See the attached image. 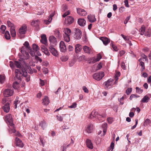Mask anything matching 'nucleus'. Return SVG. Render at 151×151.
I'll list each match as a JSON object with an SVG mask.
<instances>
[{"label":"nucleus","instance_id":"1a4fd4ad","mask_svg":"<svg viewBox=\"0 0 151 151\" xmlns=\"http://www.w3.org/2000/svg\"><path fill=\"white\" fill-rule=\"evenodd\" d=\"M54 45H50L49 47V50L50 52L54 56H57L58 55L57 51L54 48Z\"/></svg>","mask_w":151,"mask_h":151},{"label":"nucleus","instance_id":"2eb2a0df","mask_svg":"<svg viewBox=\"0 0 151 151\" xmlns=\"http://www.w3.org/2000/svg\"><path fill=\"white\" fill-rule=\"evenodd\" d=\"M49 40L50 42V45H53L54 46L56 45L57 40L56 38L54 36H50L49 38Z\"/></svg>","mask_w":151,"mask_h":151},{"label":"nucleus","instance_id":"37998d69","mask_svg":"<svg viewBox=\"0 0 151 151\" xmlns=\"http://www.w3.org/2000/svg\"><path fill=\"white\" fill-rule=\"evenodd\" d=\"M7 24L8 26L9 27H10V28H12V27H14V24L12 23L9 21H7Z\"/></svg>","mask_w":151,"mask_h":151},{"label":"nucleus","instance_id":"c756f323","mask_svg":"<svg viewBox=\"0 0 151 151\" xmlns=\"http://www.w3.org/2000/svg\"><path fill=\"white\" fill-rule=\"evenodd\" d=\"M107 124L106 123H104L102 125V127L103 128V135H104L106 131Z\"/></svg>","mask_w":151,"mask_h":151},{"label":"nucleus","instance_id":"e433bc0d","mask_svg":"<svg viewBox=\"0 0 151 151\" xmlns=\"http://www.w3.org/2000/svg\"><path fill=\"white\" fill-rule=\"evenodd\" d=\"M139 65L141 66V71H143L145 69V66L144 63L142 61H140L139 63Z\"/></svg>","mask_w":151,"mask_h":151},{"label":"nucleus","instance_id":"5701e85b","mask_svg":"<svg viewBox=\"0 0 151 151\" xmlns=\"http://www.w3.org/2000/svg\"><path fill=\"white\" fill-rule=\"evenodd\" d=\"M82 49V46L80 44H78L75 46V51L76 53H78Z\"/></svg>","mask_w":151,"mask_h":151},{"label":"nucleus","instance_id":"5fc2aeb1","mask_svg":"<svg viewBox=\"0 0 151 151\" xmlns=\"http://www.w3.org/2000/svg\"><path fill=\"white\" fill-rule=\"evenodd\" d=\"M151 32L150 31H149L147 32H145V35L146 36H147L148 37H150L151 35Z\"/></svg>","mask_w":151,"mask_h":151},{"label":"nucleus","instance_id":"3c124183","mask_svg":"<svg viewBox=\"0 0 151 151\" xmlns=\"http://www.w3.org/2000/svg\"><path fill=\"white\" fill-rule=\"evenodd\" d=\"M132 91V88H128L126 91V93L127 95H129Z\"/></svg>","mask_w":151,"mask_h":151},{"label":"nucleus","instance_id":"aec40b11","mask_svg":"<svg viewBox=\"0 0 151 151\" xmlns=\"http://www.w3.org/2000/svg\"><path fill=\"white\" fill-rule=\"evenodd\" d=\"M87 147L89 148L92 149L93 148V146L91 140L89 139H87L86 141Z\"/></svg>","mask_w":151,"mask_h":151},{"label":"nucleus","instance_id":"680f3d73","mask_svg":"<svg viewBox=\"0 0 151 151\" xmlns=\"http://www.w3.org/2000/svg\"><path fill=\"white\" fill-rule=\"evenodd\" d=\"M125 6L127 7H129V5L128 4V0H125L124 1Z\"/></svg>","mask_w":151,"mask_h":151},{"label":"nucleus","instance_id":"49530a36","mask_svg":"<svg viewBox=\"0 0 151 151\" xmlns=\"http://www.w3.org/2000/svg\"><path fill=\"white\" fill-rule=\"evenodd\" d=\"M110 45L114 50L115 51H118V49L116 46L114 45L112 42L110 44Z\"/></svg>","mask_w":151,"mask_h":151},{"label":"nucleus","instance_id":"bf43d9fd","mask_svg":"<svg viewBox=\"0 0 151 151\" xmlns=\"http://www.w3.org/2000/svg\"><path fill=\"white\" fill-rule=\"evenodd\" d=\"M102 67L101 63H99L97 66V70H99L101 69Z\"/></svg>","mask_w":151,"mask_h":151},{"label":"nucleus","instance_id":"f704fd0d","mask_svg":"<svg viewBox=\"0 0 151 151\" xmlns=\"http://www.w3.org/2000/svg\"><path fill=\"white\" fill-rule=\"evenodd\" d=\"M4 37L7 40H9L10 39V36L9 32L6 31L4 35Z\"/></svg>","mask_w":151,"mask_h":151},{"label":"nucleus","instance_id":"72a5a7b5","mask_svg":"<svg viewBox=\"0 0 151 151\" xmlns=\"http://www.w3.org/2000/svg\"><path fill=\"white\" fill-rule=\"evenodd\" d=\"M14 64L15 66L18 68H21V64L20 61H15Z\"/></svg>","mask_w":151,"mask_h":151},{"label":"nucleus","instance_id":"774afa93","mask_svg":"<svg viewBox=\"0 0 151 151\" xmlns=\"http://www.w3.org/2000/svg\"><path fill=\"white\" fill-rule=\"evenodd\" d=\"M147 82L148 83L150 84V86H151V76L147 78Z\"/></svg>","mask_w":151,"mask_h":151},{"label":"nucleus","instance_id":"c9c22d12","mask_svg":"<svg viewBox=\"0 0 151 151\" xmlns=\"http://www.w3.org/2000/svg\"><path fill=\"white\" fill-rule=\"evenodd\" d=\"M145 27L144 26H142L139 29V32H140V34L141 35H144L145 33Z\"/></svg>","mask_w":151,"mask_h":151},{"label":"nucleus","instance_id":"de8ad7c7","mask_svg":"<svg viewBox=\"0 0 151 151\" xmlns=\"http://www.w3.org/2000/svg\"><path fill=\"white\" fill-rule=\"evenodd\" d=\"M139 96L136 94H132L130 96L129 99L130 100H131L134 98L139 97Z\"/></svg>","mask_w":151,"mask_h":151},{"label":"nucleus","instance_id":"f257e3e1","mask_svg":"<svg viewBox=\"0 0 151 151\" xmlns=\"http://www.w3.org/2000/svg\"><path fill=\"white\" fill-rule=\"evenodd\" d=\"M15 80H17L19 81V82L21 81L22 77L23 76L26 77L27 76V73L24 69H22L21 71L20 70L16 69L15 70Z\"/></svg>","mask_w":151,"mask_h":151},{"label":"nucleus","instance_id":"8fccbe9b","mask_svg":"<svg viewBox=\"0 0 151 151\" xmlns=\"http://www.w3.org/2000/svg\"><path fill=\"white\" fill-rule=\"evenodd\" d=\"M150 123V120L149 119H147L145 120L144 124L145 125L147 126Z\"/></svg>","mask_w":151,"mask_h":151},{"label":"nucleus","instance_id":"ea45409f","mask_svg":"<svg viewBox=\"0 0 151 151\" xmlns=\"http://www.w3.org/2000/svg\"><path fill=\"white\" fill-rule=\"evenodd\" d=\"M27 48L24 46H22L20 49V51L22 54L24 55V52H25Z\"/></svg>","mask_w":151,"mask_h":151},{"label":"nucleus","instance_id":"a211bd4d","mask_svg":"<svg viewBox=\"0 0 151 151\" xmlns=\"http://www.w3.org/2000/svg\"><path fill=\"white\" fill-rule=\"evenodd\" d=\"M100 39L102 41L103 44L106 45L110 42V40L106 37H101Z\"/></svg>","mask_w":151,"mask_h":151},{"label":"nucleus","instance_id":"4c0bfd02","mask_svg":"<svg viewBox=\"0 0 151 151\" xmlns=\"http://www.w3.org/2000/svg\"><path fill=\"white\" fill-rule=\"evenodd\" d=\"M5 76L4 75H0V83L2 84L5 81Z\"/></svg>","mask_w":151,"mask_h":151},{"label":"nucleus","instance_id":"2f4dec72","mask_svg":"<svg viewBox=\"0 0 151 151\" xmlns=\"http://www.w3.org/2000/svg\"><path fill=\"white\" fill-rule=\"evenodd\" d=\"M40 125L43 129H44L47 127L46 123L44 121H41L40 123Z\"/></svg>","mask_w":151,"mask_h":151},{"label":"nucleus","instance_id":"69168bd1","mask_svg":"<svg viewBox=\"0 0 151 151\" xmlns=\"http://www.w3.org/2000/svg\"><path fill=\"white\" fill-rule=\"evenodd\" d=\"M35 59L36 60L39 61L40 63L42 61V59L37 56H35Z\"/></svg>","mask_w":151,"mask_h":151},{"label":"nucleus","instance_id":"dca6fc26","mask_svg":"<svg viewBox=\"0 0 151 151\" xmlns=\"http://www.w3.org/2000/svg\"><path fill=\"white\" fill-rule=\"evenodd\" d=\"M27 31V27L25 26H22L19 29V32L20 34H24Z\"/></svg>","mask_w":151,"mask_h":151},{"label":"nucleus","instance_id":"4468645a","mask_svg":"<svg viewBox=\"0 0 151 151\" xmlns=\"http://www.w3.org/2000/svg\"><path fill=\"white\" fill-rule=\"evenodd\" d=\"M55 14V11H53L50 14L47 20H45L44 21L45 22L46 24H48L50 23L52 19V17Z\"/></svg>","mask_w":151,"mask_h":151},{"label":"nucleus","instance_id":"cd10ccee","mask_svg":"<svg viewBox=\"0 0 151 151\" xmlns=\"http://www.w3.org/2000/svg\"><path fill=\"white\" fill-rule=\"evenodd\" d=\"M9 104H5L4 106L2 107V109L4 112L7 113L9 111L10 107L9 106Z\"/></svg>","mask_w":151,"mask_h":151},{"label":"nucleus","instance_id":"a18cd8bd","mask_svg":"<svg viewBox=\"0 0 151 151\" xmlns=\"http://www.w3.org/2000/svg\"><path fill=\"white\" fill-rule=\"evenodd\" d=\"M68 59V58L67 56H63L60 58V60L63 62L66 61Z\"/></svg>","mask_w":151,"mask_h":151},{"label":"nucleus","instance_id":"b1692460","mask_svg":"<svg viewBox=\"0 0 151 151\" xmlns=\"http://www.w3.org/2000/svg\"><path fill=\"white\" fill-rule=\"evenodd\" d=\"M83 49L84 52L87 53L89 54L92 51V50L91 48L86 45L83 47Z\"/></svg>","mask_w":151,"mask_h":151},{"label":"nucleus","instance_id":"09e8293b","mask_svg":"<svg viewBox=\"0 0 151 151\" xmlns=\"http://www.w3.org/2000/svg\"><path fill=\"white\" fill-rule=\"evenodd\" d=\"M107 121H108V123L111 124L112 123L114 120L112 118L109 117L107 119Z\"/></svg>","mask_w":151,"mask_h":151},{"label":"nucleus","instance_id":"6e6552de","mask_svg":"<svg viewBox=\"0 0 151 151\" xmlns=\"http://www.w3.org/2000/svg\"><path fill=\"white\" fill-rule=\"evenodd\" d=\"M101 58V55L100 54H97L96 57L92 58L90 59L89 63H94L98 61Z\"/></svg>","mask_w":151,"mask_h":151},{"label":"nucleus","instance_id":"7ed1b4c3","mask_svg":"<svg viewBox=\"0 0 151 151\" xmlns=\"http://www.w3.org/2000/svg\"><path fill=\"white\" fill-rule=\"evenodd\" d=\"M104 73L103 72L101 71L98 73L94 74L93 77L94 79L96 81H100L104 77Z\"/></svg>","mask_w":151,"mask_h":151},{"label":"nucleus","instance_id":"052dcab7","mask_svg":"<svg viewBox=\"0 0 151 151\" xmlns=\"http://www.w3.org/2000/svg\"><path fill=\"white\" fill-rule=\"evenodd\" d=\"M41 47L43 52L46 51L47 50V48L44 45H41Z\"/></svg>","mask_w":151,"mask_h":151},{"label":"nucleus","instance_id":"4be33fe9","mask_svg":"<svg viewBox=\"0 0 151 151\" xmlns=\"http://www.w3.org/2000/svg\"><path fill=\"white\" fill-rule=\"evenodd\" d=\"M39 21L38 19L32 21L31 23V25L34 26L36 27H38L39 26Z\"/></svg>","mask_w":151,"mask_h":151},{"label":"nucleus","instance_id":"a878e982","mask_svg":"<svg viewBox=\"0 0 151 151\" xmlns=\"http://www.w3.org/2000/svg\"><path fill=\"white\" fill-rule=\"evenodd\" d=\"M98 112L96 111L95 110H93L91 113L90 116H89L90 118L91 119H93L96 117L97 115Z\"/></svg>","mask_w":151,"mask_h":151},{"label":"nucleus","instance_id":"79ce46f5","mask_svg":"<svg viewBox=\"0 0 151 151\" xmlns=\"http://www.w3.org/2000/svg\"><path fill=\"white\" fill-rule=\"evenodd\" d=\"M136 92L137 93H141L143 92V90L141 89L140 88H139L138 87H137L136 88Z\"/></svg>","mask_w":151,"mask_h":151},{"label":"nucleus","instance_id":"9d476101","mask_svg":"<svg viewBox=\"0 0 151 151\" xmlns=\"http://www.w3.org/2000/svg\"><path fill=\"white\" fill-rule=\"evenodd\" d=\"M60 50L62 52H65L66 51V47L64 42L62 41L60 43Z\"/></svg>","mask_w":151,"mask_h":151},{"label":"nucleus","instance_id":"6ab92c4d","mask_svg":"<svg viewBox=\"0 0 151 151\" xmlns=\"http://www.w3.org/2000/svg\"><path fill=\"white\" fill-rule=\"evenodd\" d=\"M15 141L17 146L21 147H23V144L22 142L19 138L16 137L15 139Z\"/></svg>","mask_w":151,"mask_h":151},{"label":"nucleus","instance_id":"e2e57ef3","mask_svg":"<svg viewBox=\"0 0 151 151\" xmlns=\"http://www.w3.org/2000/svg\"><path fill=\"white\" fill-rule=\"evenodd\" d=\"M114 143L112 142L110 145V148H111V151H112L114 149Z\"/></svg>","mask_w":151,"mask_h":151},{"label":"nucleus","instance_id":"393cba45","mask_svg":"<svg viewBox=\"0 0 151 151\" xmlns=\"http://www.w3.org/2000/svg\"><path fill=\"white\" fill-rule=\"evenodd\" d=\"M93 129V124H90L87 126L86 130L88 133H90L91 132V131Z\"/></svg>","mask_w":151,"mask_h":151},{"label":"nucleus","instance_id":"f3484780","mask_svg":"<svg viewBox=\"0 0 151 151\" xmlns=\"http://www.w3.org/2000/svg\"><path fill=\"white\" fill-rule=\"evenodd\" d=\"M78 23L80 26L83 27L86 24V21L83 19L79 18L78 19Z\"/></svg>","mask_w":151,"mask_h":151},{"label":"nucleus","instance_id":"4d7b16f0","mask_svg":"<svg viewBox=\"0 0 151 151\" xmlns=\"http://www.w3.org/2000/svg\"><path fill=\"white\" fill-rule=\"evenodd\" d=\"M83 89L85 92L86 93H88V90L86 86H83Z\"/></svg>","mask_w":151,"mask_h":151},{"label":"nucleus","instance_id":"f8f14e48","mask_svg":"<svg viewBox=\"0 0 151 151\" xmlns=\"http://www.w3.org/2000/svg\"><path fill=\"white\" fill-rule=\"evenodd\" d=\"M78 14L80 16H84L87 14V12L84 9L80 8H77Z\"/></svg>","mask_w":151,"mask_h":151},{"label":"nucleus","instance_id":"ddd939ff","mask_svg":"<svg viewBox=\"0 0 151 151\" xmlns=\"http://www.w3.org/2000/svg\"><path fill=\"white\" fill-rule=\"evenodd\" d=\"M41 39L40 40L41 42L44 44L45 46H47V40L46 37V36L45 34L41 35Z\"/></svg>","mask_w":151,"mask_h":151},{"label":"nucleus","instance_id":"0e129e2a","mask_svg":"<svg viewBox=\"0 0 151 151\" xmlns=\"http://www.w3.org/2000/svg\"><path fill=\"white\" fill-rule=\"evenodd\" d=\"M57 119L58 120L60 121H62L63 120V118L61 116H60L58 115L57 116Z\"/></svg>","mask_w":151,"mask_h":151},{"label":"nucleus","instance_id":"423d86ee","mask_svg":"<svg viewBox=\"0 0 151 151\" xmlns=\"http://www.w3.org/2000/svg\"><path fill=\"white\" fill-rule=\"evenodd\" d=\"M74 38L77 40H80L82 36V32L78 28L75 29V34Z\"/></svg>","mask_w":151,"mask_h":151},{"label":"nucleus","instance_id":"412c9836","mask_svg":"<svg viewBox=\"0 0 151 151\" xmlns=\"http://www.w3.org/2000/svg\"><path fill=\"white\" fill-rule=\"evenodd\" d=\"M87 18L89 22H93L96 21V19L95 16L93 15H88Z\"/></svg>","mask_w":151,"mask_h":151},{"label":"nucleus","instance_id":"473e14b6","mask_svg":"<svg viewBox=\"0 0 151 151\" xmlns=\"http://www.w3.org/2000/svg\"><path fill=\"white\" fill-rule=\"evenodd\" d=\"M149 99L150 98L148 96L146 95L141 100V101L142 103H147Z\"/></svg>","mask_w":151,"mask_h":151},{"label":"nucleus","instance_id":"6e6d98bb","mask_svg":"<svg viewBox=\"0 0 151 151\" xmlns=\"http://www.w3.org/2000/svg\"><path fill=\"white\" fill-rule=\"evenodd\" d=\"M23 56L26 57V58H25V59H28L29 56L28 53L26 51L24 52V55H23Z\"/></svg>","mask_w":151,"mask_h":151},{"label":"nucleus","instance_id":"bb28decb","mask_svg":"<svg viewBox=\"0 0 151 151\" xmlns=\"http://www.w3.org/2000/svg\"><path fill=\"white\" fill-rule=\"evenodd\" d=\"M3 104H10L11 103V99L8 98H4L2 100Z\"/></svg>","mask_w":151,"mask_h":151},{"label":"nucleus","instance_id":"603ef678","mask_svg":"<svg viewBox=\"0 0 151 151\" xmlns=\"http://www.w3.org/2000/svg\"><path fill=\"white\" fill-rule=\"evenodd\" d=\"M24 47H25L29 49V43L27 41H26L23 44Z\"/></svg>","mask_w":151,"mask_h":151},{"label":"nucleus","instance_id":"a19ab883","mask_svg":"<svg viewBox=\"0 0 151 151\" xmlns=\"http://www.w3.org/2000/svg\"><path fill=\"white\" fill-rule=\"evenodd\" d=\"M6 27L4 25H2L0 27L1 32L2 33H4L6 29Z\"/></svg>","mask_w":151,"mask_h":151},{"label":"nucleus","instance_id":"39448f33","mask_svg":"<svg viewBox=\"0 0 151 151\" xmlns=\"http://www.w3.org/2000/svg\"><path fill=\"white\" fill-rule=\"evenodd\" d=\"M4 119L6 123L9 124L10 126H12L14 125L13 119L11 114H8L6 115Z\"/></svg>","mask_w":151,"mask_h":151},{"label":"nucleus","instance_id":"13d9d810","mask_svg":"<svg viewBox=\"0 0 151 151\" xmlns=\"http://www.w3.org/2000/svg\"><path fill=\"white\" fill-rule=\"evenodd\" d=\"M10 67L12 68H14V67L15 66V65L14 64V63L13 62H12V61H10Z\"/></svg>","mask_w":151,"mask_h":151},{"label":"nucleus","instance_id":"7c9ffc66","mask_svg":"<svg viewBox=\"0 0 151 151\" xmlns=\"http://www.w3.org/2000/svg\"><path fill=\"white\" fill-rule=\"evenodd\" d=\"M42 103L44 104H49L50 103V100L47 96H45L44 98L42 100Z\"/></svg>","mask_w":151,"mask_h":151},{"label":"nucleus","instance_id":"58836bf2","mask_svg":"<svg viewBox=\"0 0 151 151\" xmlns=\"http://www.w3.org/2000/svg\"><path fill=\"white\" fill-rule=\"evenodd\" d=\"M32 48L34 51L37 52L39 50L38 46L36 44H34L32 45Z\"/></svg>","mask_w":151,"mask_h":151},{"label":"nucleus","instance_id":"0eeeda50","mask_svg":"<svg viewBox=\"0 0 151 151\" xmlns=\"http://www.w3.org/2000/svg\"><path fill=\"white\" fill-rule=\"evenodd\" d=\"M113 81V79L110 78L106 81L104 82L103 84L105 86V88L107 89L110 88L111 87V83Z\"/></svg>","mask_w":151,"mask_h":151},{"label":"nucleus","instance_id":"338daca9","mask_svg":"<svg viewBox=\"0 0 151 151\" xmlns=\"http://www.w3.org/2000/svg\"><path fill=\"white\" fill-rule=\"evenodd\" d=\"M66 147L64 146H61L60 147V150L61 151H66Z\"/></svg>","mask_w":151,"mask_h":151},{"label":"nucleus","instance_id":"20e7f679","mask_svg":"<svg viewBox=\"0 0 151 151\" xmlns=\"http://www.w3.org/2000/svg\"><path fill=\"white\" fill-rule=\"evenodd\" d=\"M14 93L13 88H7L4 90L3 94L5 97H8L12 96Z\"/></svg>","mask_w":151,"mask_h":151},{"label":"nucleus","instance_id":"c85d7f7f","mask_svg":"<svg viewBox=\"0 0 151 151\" xmlns=\"http://www.w3.org/2000/svg\"><path fill=\"white\" fill-rule=\"evenodd\" d=\"M10 32L12 37H14L16 35V32L14 27L10 28Z\"/></svg>","mask_w":151,"mask_h":151},{"label":"nucleus","instance_id":"9b49d317","mask_svg":"<svg viewBox=\"0 0 151 151\" xmlns=\"http://www.w3.org/2000/svg\"><path fill=\"white\" fill-rule=\"evenodd\" d=\"M74 18L72 17L68 16L65 18V23L66 24L69 25L73 22Z\"/></svg>","mask_w":151,"mask_h":151},{"label":"nucleus","instance_id":"c03bdc74","mask_svg":"<svg viewBox=\"0 0 151 151\" xmlns=\"http://www.w3.org/2000/svg\"><path fill=\"white\" fill-rule=\"evenodd\" d=\"M55 35L57 37H59L60 36V33L58 30H56L55 31Z\"/></svg>","mask_w":151,"mask_h":151},{"label":"nucleus","instance_id":"f03ea898","mask_svg":"<svg viewBox=\"0 0 151 151\" xmlns=\"http://www.w3.org/2000/svg\"><path fill=\"white\" fill-rule=\"evenodd\" d=\"M63 32V37L65 41L67 42H69L70 41V36L71 33V30L68 28L64 29Z\"/></svg>","mask_w":151,"mask_h":151},{"label":"nucleus","instance_id":"864d4df0","mask_svg":"<svg viewBox=\"0 0 151 151\" xmlns=\"http://www.w3.org/2000/svg\"><path fill=\"white\" fill-rule=\"evenodd\" d=\"M125 98L124 96H122L121 98L120 99H119L118 100L120 103V104H124V100Z\"/></svg>","mask_w":151,"mask_h":151}]
</instances>
